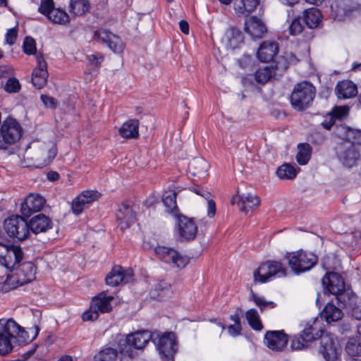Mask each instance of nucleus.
<instances>
[{"mask_svg": "<svg viewBox=\"0 0 361 361\" xmlns=\"http://www.w3.org/2000/svg\"><path fill=\"white\" fill-rule=\"evenodd\" d=\"M302 19L309 28H315L322 20V13L317 8L306 9L303 11Z\"/></svg>", "mask_w": 361, "mask_h": 361, "instance_id": "nucleus-39", "label": "nucleus"}, {"mask_svg": "<svg viewBox=\"0 0 361 361\" xmlns=\"http://www.w3.org/2000/svg\"><path fill=\"white\" fill-rule=\"evenodd\" d=\"M139 120L130 119L123 123L118 130L119 135L126 139H135L139 137Z\"/></svg>", "mask_w": 361, "mask_h": 361, "instance_id": "nucleus-35", "label": "nucleus"}, {"mask_svg": "<svg viewBox=\"0 0 361 361\" xmlns=\"http://www.w3.org/2000/svg\"><path fill=\"white\" fill-rule=\"evenodd\" d=\"M23 329L13 319H0V355H6L13 350L12 339L23 337Z\"/></svg>", "mask_w": 361, "mask_h": 361, "instance_id": "nucleus-2", "label": "nucleus"}, {"mask_svg": "<svg viewBox=\"0 0 361 361\" xmlns=\"http://www.w3.org/2000/svg\"><path fill=\"white\" fill-rule=\"evenodd\" d=\"M355 8L353 0H335L331 5V16L338 20H345Z\"/></svg>", "mask_w": 361, "mask_h": 361, "instance_id": "nucleus-20", "label": "nucleus"}, {"mask_svg": "<svg viewBox=\"0 0 361 361\" xmlns=\"http://www.w3.org/2000/svg\"><path fill=\"white\" fill-rule=\"evenodd\" d=\"M46 202L45 199L37 194H30L22 203L20 211L23 216L29 217L32 213L40 211Z\"/></svg>", "mask_w": 361, "mask_h": 361, "instance_id": "nucleus-22", "label": "nucleus"}, {"mask_svg": "<svg viewBox=\"0 0 361 361\" xmlns=\"http://www.w3.org/2000/svg\"><path fill=\"white\" fill-rule=\"evenodd\" d=\"M22 135V128L15 118H7L0 129V149L16 143Z\"/></svg>", "mask_w": 361, "mask_h": 361, "instance_id": "nucleus-9", "label": "nucleus"}, {"mask_svg": "<svg viewBox=\"0 0 361 361\" xmlns=\"http://www.w3.org/2000/svg\"><path fill=\"white\" fill-rule=\"evenodd\" d=\"M222 43L227 49H235L244 42V36L242 31L235 26L228 27L221 39Z\"/></svg>", "mask_w": 361, "mask_h": 361, "instance_id": "nucleus-23", "label": "nucleus"}, {"mask_svg": "<svg viewBox=\"0 0 361 361\" xmlns=\"http://www.w3.org/2000/svg\"><path fill=\"white\" fill-rule=\"evenodd\" d=\"M352 317L357 320H361V309L358 307H353L352 310Z\"/></svg>", "mask_w": 361, "mask_h": 361, "instance_id": "nucleus-64", "label": "nucleus"}, {"mask_svg": "<svg viewBox=\"0 0 361 361\" xmlns=\"http://www.w3.org/2000/svg\"><path fill=\"white\" fill-rule=\"evenodd\" d=\"M114 299V296L106 295V291L99 293L92 299L90 309L82 314V320L92 322L98 319L99 312H110L112 310L111 302Z\"/></svg>", "mask_w": 361, "mask_h": 361, "instance_id": "nucleus-7", "label": "nucleus"}, {"mask_svg": "<svg viewBox=\"0 0 361 361\" xmlns=\"http://www.w3.org/2000/svg\"><path fill=\"white\" fill-rule=\"evenodd\" d=\"M303 30V25L301 23L300 18H295L289 25V32L291 35H297Z\"/></svg>", "mask_w": 361, "mask_h": 361, "instance_id": "nucleus-54", "label": "nucleus"}, {"mask_svg": "<svg viewBox=\"0 0 361 361\" xmlns=\"http://www.w3.org/2000/svg\"><path fill=\"white\" fill-rule=\"evenodd\" d=\"M189 190L198 195L204 197L205 199H208L210 196V193L209 192L205 191L202 188L197 186L191 187Z\"/></svg>", "mask_w": 361, "mask_h": 361, "instance_id": "nucleus-59", "label": "nucleus"}, {"mask_svg": "<svg viewBox=\"0 0 361 361\" xmlns=\"http://www.w3.org/2000/svg\"><path fill=\"white\" fill-rule=\"evenodd\" d=\"M18 286H20V284L11 273L8 274L4 282L0 283V290L3 293H7Z\"/></svg>", "mask_w": 361, "mask_h": 361, "instance_id": "nucleus-49", "label": "nucleus"}, {"mask_svg": "<svg viewBox=\"0 0 361 361\" xmlns=\"http://www.w3.org/2000/svg\"><path fill=\"white\" fill-rule=\"evenodd\" d=\"M90 4L88 0H71L69 11L75 16H82L89 11Z\"/></svg>", "mask_w": 361, "mask_h": 361, "instance_id": "nucleus-40", "label": "nucleus"}, {"mask_svg": "<svg viewBox=\"0 0 361 361\" xmlns=\"http://www.w3.org/2000/svg\"><path fill=\"white\" fill-rule=\"evenodd\" d=\"M154 252L160 259L173 267L185 268L190 261L187 256L182 255L176 250L169 247L159 245L154 248Z\"/></svg>", "mask_w": 361, "mask_h": 361, "instance_id": "nucleus-12", "label": "nucleus"}, {"mask_svg": "<svg viewBox=\"0 0 361 361\" xmlns=\"http://www.w3.org/2000/svg\"><path fill=\"white\" fill-rule=\"evenodd\" d=\"M245 317L249 325L255 331H260L263 325L260 321L259 314L255 309H250L245 313Z\"/></svg>", "mask_w": 361, "mask_h": 361, "instance_id": "nucleus-46", "label": "nucleus"}, {"mask_svg": "<svg viewBox=\"0 0 361 361\" xmlns=\"http://www.w3.org/2000/svg\"><path fill=\"white\" fill-rule=\"evenodd\" d=\"M118 357V351L111 347L101 350L94 357L95 361H116Z\"/></svg>", "mask_w": 361, "mask_h": 361, "instance_id": "nucleus-45", "label": "nucleus"}, {"mask_svg": "<svg viewBox=\"0 0 361 361\" xmlns=\"http://www.w3.org/2000/svg\"><path fill=\"white\" fill-rule=\"evenodd\" d=\"M4 228L8 237L14 240L23 241L30 236L27 221L21 216H11L4 221Z\"/></svg>", "mask_w": 361, "mask_h": 361, "instance_id": "nucleus-6", "label": "nucleus"}, {"mask_svg": "<svg viewBox=\"0 0 361 361\" xmlns=\"http://www.w3.org/2000/svg\"><path fill=\"white\" fill-rule=\"evenodd\" d=\"M335 93L338 99H350L357 94V87L351 80H344L336 84Z\"/></svg>", "mask_w": 361, "mask_h": 361, "instance_id": "nucleus-31", "label": "nucleus"}, {"mask_svg": "<svg viewBox=\"0 0 361 361\" xmlns=\"http://www.w3.org/2000/svg\"><path fill=\"white\" fill-rule=\"evenodd\" d=\"M335 123V119L331 116H329L328 118H326L322 123V126L324 128H325L326 130H331V128H332V126L334 125Z\"/></svg>", "mask_w": 361, "mask_h": 361, "instance_id": "nucleus-60", "label": "nucleus"}, {"mask_svg": "<svg viewBox=\"0 0 361 361\" xmlns=\"http://www.w3.org/2000/svg\"><path fill=\"white\" fill-rule=\"evenodd\" d=\"M41 100L47 107L55 108L56 106L55 99L53 97H50L47 95L42 94Z\"/></svg>", "mask_w": 361, "mask_h": 361, "instance_id": "nucleus-57", "label": "nucleus"}, {"mask_svg": "<svg viewBox=\"0 0 361 361\" xmlns=\"http://www.w3.org/2000/svg\"><path fill=\"white\" fill-rule=\"evenodd\" d=\"M100 194L97 191L86 190L82 192L73 200V212L75 214H80L86 207L97 200Z\"/></svg>", "mask_w": 361, "mask_h": 361, "instance_id": "nucleus-25", "label": "nucleus"}, {"mask_svg": "<svg viewBox=\"0 0 361 361\" xmlns=\"http://www.w3.org/2000/svg\"><path fill=\"white\" fill-rule=\"evenodd\" d=\"M278 51L279 47L276 42L265 41L258 49L257 57L262 62H269L273 60Z\"/></svg>", "mask_w": 361, "mask_h": 361, "instance_id": "nucleus-32", "label": "nucleus"}, {"mask_svg": "<svg viewBox=\"0 0 361 361\" xmlns=\"http://www.w3.org/2000/svg\"><path fill=\"white\" fill-rule=\"evenodd\" d=\"M335 152L339 162L348 168L356 166L361 157V147L350 141L338 143Z\"/></svg>", "mask_w": 361, "mask_h": 361, "instance_id": "nucleus-5", "label": "nucleus"}, {"mask_svg": "<svg viewBox=\"0 0 361 361\" xmlns=\"http://www.w3.org/2000/svg\"><path fill=\"white\" fill-rule=\"evenodd\" d=\"M20 88L21 85L16 78H8L4 86V90L8 93H17Z\"/></svg>", "mask_w": 361, "mask_h": 361, "instance_id": "nucleus-51", "label": "nucleus"}, {"mask_svg": "<svg viewBox=\"0 0 361 361\" xmlns=\"http://www.w3.org/2000/svg\"><path fill=\"white\" fill-rule=\"evenodd\" d=\"M177 229L180 238L188 241L195 239L197 232V226L193 219L185 216L178 217Z\"/></svg>", "mask_w": 361, "mask_h": 361, "instance_id": "nucleus-21", "label": "nucleus"}, {"mask_svg": "<svg viewBox=\"0 0 361 361\" xmlns=\"http://www.w3.org/2000/svg\"><path fill=\"white\" fill-rule=\"evenodd\" d=\"M231 203L232 204H237L239 209L244 213H247L249 211L252 210L255 207L259 205V198L256 195L252 194L247 195H236L233 197Z\"/></svg>", "mask_w": 361, "mask_h": 361, "instance_id": "nucleus-28", "label": "nucleus"}, {"mask_svg": "<svg viewBox=\"0 0 361 361\" xmlns=\"http://www.w3.org/2000/svg\"><path fill=\"white\" fill-rule=\"evenodd\" d=\"M321 338L320 353L327 361H334L338 356L336 339L331 334H322Z\"/></svg>", "mask_w": 361, "mask_h": 361, "instance_id": "nucleus-19", "label": "nucleus"}, {"mask_svg": "<svg viewBox=\"0 0 361 361\" xmlns=\"http://www.w3.org/2000/svg\"><path fill=\"white\" fill-rule=\"evenodd\" d=\"M157 290L163 292L164 294L169 295L172 293L171 290V285L166 282H161L157 286Z\"/></svg>", "mask_w": 361, "mask_h": 361, "instance_id": "nucleus-58", "label": "nucleus"}, {"mask_svg": "<svg viewBox=\"0 0 361 361\" xmlns=\"http://www.w3.org/2000/svg\"><path fill=\"white\" fill-rule=\"evenodd\" d=\"M338 303L342 307H352L356 302L355 295L351 290L344 288L343 290L335 294Z\"/></svg>", "mask_w": 361, "mask_h": 361, "instance_id": "nucleus-41", "label": "nucleus"}, {"mask_svg": "<svg viewBox=\"0 0 361 361\" xmlns=\"http://www.w3.org/2000/svg\"><path fill=\"white\" fill-rule=\"evenodd\" d=\"M261 0H234L233 8L238 17H247L255 11Z\"/></svg>", "mask_w": 361, "mask_h": 361, "instance_id": "nucleus-33", "label": "nucleus"}, {"mask_svg": "<svg viewBox=\"0 0 361 361\" xmlns=\"http://www.w3.org/2000/svg\"><path fill=\"white\" fill-rule=\"evenodd\" d=\"M241 326H240L235 325H229L228 326V333L233 336H236L240 334Z\"/></svg>", "mask_w": 361, "mask_h": 361, "instance_id": "nucleus-61", "label": "nucleus"}, {"mask_svg": "<svg viewBox=\"0 0 361 361\" xmlns=\"http://www.w3.org/2000/svg\"><path fill=\"white\" fill-rule=\"evenodd\" d=\"M283 58L279 59L275 66L259 67L255 73V79L259 84H265L276 76H281L288 68Z\"/></svg>", "mask_w": 361, "mask_h": 361, "instance_id": "nucleus-13", "label": "nucleus"}, {"mask_svg": "<svg viewBox=\"0 0 361 361\" xmlns=\"http://www.w3.org/2000/svg\"><path fill=\"white\" fill-rule=\"evenodd\" d=\"M288 265L292 271L296 274L310 270L316 265L318 261L317 255L312 252H307L303 250L288 252L286 255Z\"/></svg>", "mask_w": 361, "mask_h": 361, "instance_id": "nucleus-4", "label": "nucleus"}, {"mask_svg": "<svg viewBox=\"0 0 361 361\" xmlns=\"http://www.w3.org/2000/svg\"><path fill=\"white\" fill-rule=\"evenodd\" d=\"M37 65L32 74V83L37 89L46 85L49 73L47 62L42 56H37Z\"/></svg>", "mask_w": 361, "mask_h": 361, "instance_id": "nucleus-24", "label": "nucleus"}, {"mask_svg": "<svg viewBox=\"0 0 361 361\" xmlns=\"http://www.w3.org/2000/svg\"><path fill=\"white\" fill-rule=\"evenodd\" d=\"M343 317V313L341 308L331 302H328L320 313L321 319H324L327 323L337 322Z\"/></svg>", "mask_w": 361, "mask_h": 361, "instance_id": "nucleus-36", "label": "nucleus"}, {"mask_svg": "<svg viewBox=\"0 0 361 361\" xmlns=\"http://www.w3.org/2000/svg\"><path fill=\"white\" fill-rule=\"evenodd\" d=\"M244 30L252 38H262L267 32L264 23L256 16L246 19Z\"/></svg>", "mask_w": 361, "mask_h": 361, "instance_id": "nucleus-29", "label": "nucleus"}, {"mask_svg": "<svg viewBox=\"0 0 361 361\" xmlns=\"http://www.w3.org/2000/svg\"><path fill=\"white\" fill-rule=\"evenodd\" d=\"M315 97V87L309 82L297 83L290 96L292 107L298 111L307 109Z\"/></svg>", "mask_w": 361, "mask_h": 361, "instance_id": "nucleus-3", "label": "nucleus"}, {"mask_svg": "<svg viewBox=\"0 0 361 361\" xmlns=\"http://www.w3.org/2000/svg\"><path fill=\"white\" fill-rule=\"evenodd\" d=\"M57 154V148L55 144L50 146H44L37 154V160L41 161L38 167H43L50 164Z\"/></svg>", "mask_w": 361, "mask_h": 361, "instance_id": "nucleus-37", "label": "nucleus"}, {"mask_svg": "<svg viewBox=\"0 0 361 361\" xmlns=\"http://www.w3.org/2000/svg\"><path fill=\"white\" fill-rule=\"evenodd\" d=\"M17 36L18 32L16 28L8 29L5 36L6 42L10 45H13L16 42Z\"/></svg>", "mask_w": 361, "mask_h": 361, "instance_id": "nucleus-56", "label": "nucleus"}, {"mask_svg": "<svg viewBox=\"0 0 361 361\" xmlns=\"http://www.w3.org/2000/svg\"><path fill=\"white\" fill-rule=\"evenodd\" d=\"M20 286L32 282L35 279L36 267L31 262L17 265L11 271Z\"/></svg>", "mask_w": 361, "mask_h": 361, "instance_id": "nucleus-17", "label": "nucleus"}, {"mask_svg": "<svg viewBox=\"0 0 361 361\" xmlns=\"http://www.w3.org/2000/svg\"><path fill=\"white\" fill-rule=\"evenodd\" d=\"M38 11L53 23L66 25L70 21L68 13L61 8H55L53 0H41Z\"/></svg>", "mask_w": 361, "mask_h": 361, "instance_id": "nucleus-11", "label": "nucleus"}, {"mask_svg": "<svg viewBox=\"0 0 361 361\" xmlns=\"http://www.w3.org/2000/svg\"><path fill=\"white\" fill-rule=\"evenodd\" d=\"M152 341L156 345L163 361H174L173 356L177 352L178 345L175 335L172 332L166 333L161 336L156 335Z\"/></svg>", "mask_w": 361, "mask_h": 361, "instance_id": "nucleus-10", "label": "nucleus"}, {"mask_svg": "<svg viewBox=\"0 0 361 361\" xmlns=\"http://www.w3.org/2000/svg\"><path fill=\"white\" fill-rule=\"evenodd\" d=\"M322 282L323 286L332 295L343 290L345 288L343 279L335 272L326 273L323 277Z\"/></svg>", "mask_w": 361, "mask_h": 361, "instance_id": "nucleus-27", "label": "nucleus"}, {"mask_svg": "<svg viewBox=\"0 0 361 361\" xmlns=\"http://www.w3.org/2000/svg\"><path fill=\"white\" fill-rule=\"evenodd\" d=\"M298 149L297 161L300 165H305L310 159L312 147L308 143H300L298 145Z\"/></svg>", "mask_w": 361, "mask_h": 361, "instance_id": "nucleus-44", "label": "nucleus"}, {"mask_svg": "<svg viewBox=\"0 0 361 361\" xmlns=\"http://www.w3.org/2000/svg\"><path fill=\"white\" fill-rule=\"evenodd\" d=\"M209 168L206 160L202 158L193 159L188 165V171L193 176L198 178L204 177Z\"/></svg>", "mask_w": 361, "mask_h": 361, "instance_id": "nucleus-38", "label": "nucleus"}, {"mask_svg": "<svg viewBox=\"0 0 361 361\" xmlns=\"http://www.w3.org/2000/svg\"><path fill=\"white\" fill-rule=\"evenodd\" d=\"M176 196L177 194L174 190H168L163 194L162 202L166 207V212L169 213L177 212Z\"/></svg>", "mask_w": 361, "mask_h": 361, "instance_id": "nucleus-42", "label": "nucleus"}, {"mask_svg": "<svg viewBox=\"0 0 361 361\" xmlns=\"http://www.w3.org/2000/svg\"><path fill=\"white\" fill-rule=\"evenodd\" d=\"M0 247L6 250V255L4 257V261L7 267H10V264L12 262L13 258L14 259V263L13 266L14 267L19 264L24 255L20 246L14 245L6 246L3 244H0Z\"/></svg>", "mask_w": 361, "mask_h": 361, "instance_id": "nucleus-34", "label": "nucleus"}, {"mask_svg": "<svg viewBox=\"0 0 361 361\" xmlns=\"http://www.w3.org/2000/svg\"><path fill=\"white\" fill-rule=\"evenodd\" d=\"M179 27L183 33L185 35L189 33V24L186 20H180L179 23Z\"/></svg>", "mask_w": 361, "mask_h": 361, "instance_id": "nucleus-63", "label": "nucleus"}, {"mask_svg": "<svg viewBox=\"0 0 361 361\" xmlns=\"http://www.w3.org/2000/svg\"><path fill=\"white\" fill-rule=\"evenodd\" d=\"M348 111L349 109L345 106H336L329 114V116H331L335 120H342L348 116Z\"/></svg>", "mask_w": 361, "mask_h": 361, "instance_id": "nucleus-52", "label": "nucleus"}, {"mask_svg": "<svg viewBox=\"0 0 361 361\" xmlns=\"http://www.w3.org/2000/svg\"><path fill=\"white\" fill-rule=\"evenodd\" d=\"M345 350L350 356L361 355V338H350L347 343Z\"/></svg>", "mask_w": 361, "mask_h": 361, "instance_id": "nucleus-48", "label": "nucleus"}, {"mask_svg": "<svg viewBox=\"0 0 361 361\" xmlns=\"http://www.w3.org/2000/svg\"><path fill=\"white\" fill-rule=\"evenodd\" d=\"M252 300L255 302L257 306L260 308L261 311L267 308L273 309L276 307V304L272 301H267L264 298L257 296L252 290H251Z\"/></svg>", "mask_w": 361, "mask_h": 361, "instance_id": "nucleus-50", "label": "nucleus"}, {"mask_svg": "<svg viewBox=\"0 0 361 361\" xmlns=\"http://www.w3.org/2000/svg\"><path fill=\"white\" fill-rule=\"evenodd\" d=\"M23 51L28 55L36 53V44L35 39L31 37H25L23 42Z\"/></svg>", "mask_w": 361, "mask_h": 361, "instance_id": "nucleus-53", "label": "nucleus"}, {"mask_svg": "<svg viewBox=\"0 0 361 361\" xmlns=\"http://www.w3.org/2000/svg\"><path fill=\"white\" fill-rule=\"evenodd\" d=\"M285 276H286V267L281 262L277 261L263 262L253 273L255 281L262 283L272 280L275 276L283 277Z\"/></svg>", "mask_w": 361, "mask_h": 361, "instance_id": "nucleus-8", "label": "nucleus"}, {"mask_svg": "<svg viewBox=\"0 0 361 361\" xmlns=\"http://www.w3.org/2000/svg\"><path fill=\"white\" fill-rule=\"evenodd\" d=\"M154 335L149 331H140L128 335L118 342L120 361H132L135 355V349H142L148 342L153 341Z\"/></svg>", "mask_w": 361, "mask_h": 361, "instance_id": "nucleus-1", "label": "nucleus"}, {"mask_svg": "<svg viewBox=\"0 0 361 361\" xmlns=\"http://www.w3.org/2000/svg\"><path fill=\"white\" fill-rule=\"evenodd\" d=\"M87 60L90 66H94L98 69L104 61V56L101 53H96L87 56Z\"/></svg>", "mask_w": 361, "mask_h": 361, "instance_id": "nucleus-55", "label": "nucleus"}, {"mask_svg": "<svg viewBox=\"0 0 361 361\" xmlns=\"http://www.w3.org/2000/svg\"><path fill=\"white\" fill-rule=\"evenodd\" d=\"M276 174L281 179H293L297 175V171L294 166L289 164L281 165L276 171Z\"/></svg>", "mask_w": 361, "mask_h": 361, "instance_id": "nucleus-47", "label": "nucleus"}, {"mask_svg": "<svg viewBox=\"0 0 361 361\" xmlns=\"http://www.w3.org/2000/svg\"><path fill=\"white\" fill-rule=\"evenodd\" d=\"M314 325L307 324L300 334L295 336L291 341V348L301 350L308 345L312 341L318 339L324 333L323 330H317Z\"/></svg>", "mask_w": 361, "mask_h": 361, "instance_id": "nucleus-15", "label": "nucleus"}, {"mask_svg": "<svg viewBox=\"0 0 361 361\" xmlns=\"http://www.w3.org/2000/svg\"><path fill=\"white\" fill-rule=\"evenodd\" d=\"M93 39L99 43L106 44L114 53H121L124 49V43L121 37L104 29L96 30Z\"/></svg>", "mask_w": 361, "mask_h": 361, "instance_id": "nucleus-16", "label": "nucleus"}, {"mask_svg": "<svg viewBox=\"0 0 361 361\" xmlns=\"http://www.w3.org/2000/svg\"><path fill=\"white\" fill-rule=\"evenodd\" d=\"M116 221L121 231L129 228L136 219L135 204L130 200H126L118 205L116 211Z\"/></svg>", "mask_w": 361, "mask_h": 361, "instance_id": "nucleus-14", "label": "nucleus"}, {"mask_svg": "<svg viewBox=\"0 0 361 361\" xmlns=\"http://www.w3.org/2000/svg\"><path fill=\"white\" fill-rule=\"evenodd\" d=\"M29 231L35 234L46 232L52 227L51 220L43 214L33 216L28 222Z\"/></svg>", "mask_w": 361, "mask_h": 361, "instance_id": "nucleus-30", "label": "nucleus"}, {"mask_svg": "<svg viewBox=\"0 0 361 361\" xmlns=\"http://www.w3.org/2000/svg\"><path fill=\"white\" fill-rule=\"evenodd\" d=\"M208 215L210 216H214L216 213V204L214 200H208Z\"/></svg>", "mask_w": 361, "mask_h": 361, "instance_id": "nucleus-62", "label": "nucleus"}, {"mask_svg": "<svg viewBox=\"0 0 361 361\" xmlns=\"http://www.w3.org/2000/svg\"><path fill=\"white\" fill-rule=\"evenodd\" d=\"M264 343L273 350H282L288 343L287 336L281 331H269L264 336Z\"/></svg>", "mask_w": 361, "mask_h": 361, "instance_id": "nucleus-26", "label": "nucleus"}, {"mask_svg": "<svg viewBox=\"0 0 361 361\" xmlns=\"http://www.w3.org/2000/svg\"><path fill=\"white\" fill-rule=\"evenodd\" d=\"M132 280V271L126 270L119 265L114 266L105 279L106 285L113 287L117 286L121 283H128Z\"/></svg>", "mask_w": 361, "mask_h": 361, "instance_id": "nucleus-18", "label": "nucleus"}, {"mask_svg": "<svg viewBox=\"0 0 361 361\" xmlns=\"http://www.w3.org/2000/svg\"><path fill=\"white\" fill-rule=\"evenodd\" d=\"M338 130L343 132V136L345 137L344 141H350L355 145H360L361 144V131L355 130L347 126H341L337 127ZM342 136V135H340Z\"/></svg>", "mask_w": 361, "mask_h": 361, "instance_id": "nucleus-43", "label": "nucleus"}]
</instances>
